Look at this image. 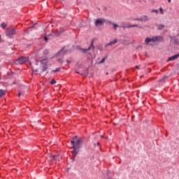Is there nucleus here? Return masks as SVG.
<instances>
[{"label":"nucleus","mask_w":179,"mask_h":179,"mask_svg":"<svg viewBox=\"0 0 179 179\" xmlns=\"http://www.w3.org/2000/svg\"><path fill=\"white\" fill-rule=\"evenodd\" d=\"M76 138H78V136H75L71 140V144L73 146V150H72L73 160H75V157H76V156H78V153H79V149H80V143H82L81 138L75 141Z\"/></svg>","instance_id":"nucleus-1"},{"label":"nucleus","mask_w":179,"mask_h":179,"mask_svg":"<svg viewBox=\"0 0 179 179\" xmlns=\"http://www.w3.org/2000/svg\"><path fill=\"white\" fill-rule=\"evenodd\" d=\"M161 41H163V36H155L154 37H147L145 39V45H152L150 43H161Z\"/></svg>","instance_id":"nucleus-2"},{"label":"nucleus","mask_w":179,"mask_h":179,"mask_svg":"<svg viewBox=\"0 0 179 179\" xmlns=\"http://www.w3.org/2000/svg\"><path fill=\"white\" fill-rule=\"evenodd\" d=\"M104 23H108V20H106L104 18H97L94 22V25L96 27H100V26H103Z\"/></svg>","instance_id":"nucleus-3"},{"label":"nucleus","mask_w":179,"mask_h":179,"mask_svg":"<svg viewBox=\"0 0 179 179\" xmlns=\"http://www.w3.org/2000/svg\"><path fill=\"white\" fill-rule=\"evenodd\" d=\"M41 64H42L43 66V71L45 72V71H47L48 69V59L45 58L41 61Z\"/></svg>","instance_id":"nucleus-4"},{"label":"nucleus","mask_w":179,"mask_h":179,"mask_svg":"<svg viewBox=\"0 0 179 179\" xmlns=\"http://www.w3.org/2000/svg\"><path fill=\"white\" fill-rule=\"evenodd\" d=\"M6 34L8 37H10L11 36H15V34H16V30L13 28H8L6 31Z\"/></svg>","instance_id":"nucleus-5"},{"label":"nucleus","mask_w":179,"mask_h":179,"mask_svg":"<svg viewBox=\"0 0 179 179\" xmlns=\"http://www.w3.org/2000/svg\"><path fill=\"white\" fill-rule=\"evenodd\" d=\"M29 61V57H21L18 58V59L16 61L18 64L22 65V64H24L25 62H27Z\"/></svg>","instance_id":"nucleus-6"},{"label":"nucleus","mask_w":179,"mask_h":179,"mask_svg":"<svg viewBox=\"0 0 179 179\" xmlns=\"http://www.w3.org/2000/svg\"><path fill=\"white\" fill-rule=\"evenodd\" d=\"M122 29H131V27H138V29H142V27L136 24H130V25H124V26H122Z\"/></svg>","instance_id":"nucleus-7"},{"label":"nucleus","mask_w":179,"mask_h":179,"mask_svg":"<svg viewBox=\"0 0 179 179\" xmlns=\"http://www.w3.org/2000/svg\"><path fill=\"white\" fill-rule=\"evenodd\" d=\"M179 58V53H177L170 57L168 58L166 62H170V61H176V59H178Z\"/></svg>","instance_id":"nucleus-8"},{"label":"nucleus","mask_w":179,"mask_h":179,"mask_svg":"<svg viewBox=\"0 0 179 179\" xmlns=\"http://www.w3.org/2000/svg\"><path fill=\"white\" fill-rule=\"evenodd\" d=\"M108 24H110L113 27L114 30H117V27H120V25H118L117 24L113 22L112 21H109L108 20Z\"/></svg>","instance_id":"nucleus-9"},{"label":"nucleus","mask_w":179,"mask_h":179,"mask_svg":"<svg viewBox=\"0 0 179 179\" xmlns=\"http://www.w3.org/2000/svg\"><path fill=\"white\" fill-rule=\"evenodd\" d=\"M166 79H169V76H164L162 78L158 80V83H166Z\"/></svg>","instance_id":"nucleus-10"},{"label":"nucleus","mask_w":179,"mask_h":179,"mask_svg":"<svg viewBox=\"0 0 179 179\" xmlns=\"http://www.w3.org/2000/svg\"><path fill=\"white\" fill-rule=\"evenodd\" d=\"M94 41H97V38H94L90 43V48L92 50H94V48H96V47L94 45Z\"/></svg>","instance_id":"nucleus-11"},{"label":"nucleus","mask_w":179,"mask_h":179,"mask_svg":"<svg viewBox=\"0 0 179 179\" xmlns=\"http://www.w3.org/2000/svg\"><path fill=\"white\" fill-rule=\"evenodd\" d=\"M64 31H65V29H64V28H60L59 29H57L56 32V36H61V34L64 33Z\"/></svg>","instance_id":"nucleus-12"},{"label":"nucleus","mask_w":179,"mask_h":179,"mask_svg":"<svg viewBox=\"0 0 179 179\" xmlns=\"http://www.w3.org/2000/svg\"><path fill=\"white\" fill-rule=\"evenodd\" d=\"M111 171H106V176L107 178L106 179H113V174H111Z\"/></svg>","instance_id":"nucleus-13"},{"label":"nucleus","mask_w":179,"mask_h":179,"mask_svg":"<svg viewBox=\"0 0 179 179\" xmlns=\"http://www.w3.org/2000/svg\"><path fill=\"white\" fill-rule=\"evenodd\" d=\"M107 58H108V55H106L103 58H102L101 60L99 62H98V64H104Z\"/></svg>","instance_id":"nucleus-14"},{"label":"nucleus","mask_w":179,"mask_h":179,"mask_svg":"<svg viewBox=\"0 0 179 179\" xmlns=\"http://www.w3.org/2000/svg\"><path fill=\"white\" fill-rule=\"evenodd\" d=\"M6 92L3 90H0V97H3L5 96Z\"/></svg>","instance_id":"nucleus-15"},{"label":"nucleus","mask_w":179,"mask_h":179,"mask_svg":"<svg viewBox=\"0 0 179 179\" xmlns=\"http://www.w3.org/2000/svg\"><path fill=\"white\" fill-rule=\"evenodd\" d=\"M118 43V39L115 38L113 41H110V43L112 45H114V44H117Z\"/></svg>","instance_id":"nucleus-16"},{"label":"nucleus","mask_w":179,"mask_h":179,"mask_svg":"<svg viewBox=\"0 0 179 179\" xmlns=\"http://www.w3.org/2000/svg\"><path fill=\"white\" fill-rule=\"evenodd\" d=\"M118 43V39L115 38L113 41H110V43L112 45H114V44H117Z\"/></svg>","instance_id":"nucleus-17"},{"label":"nucleus","mask_w":179,"mask_h":179,"mask_svg":"<svg viewBox=\"0 0 179 179\" xmlns=\"http://www.w3.org/2000/svg\"><path fill=\"white\" fill-rule=\"evenodd\" d=\"M53 159L54 160H55V162H59V159H61V157H59V156L58 155H54Z\"/></svg>","instance_id":"nucleus-18"},{"label":"nucleus","mask_w":179,"mask_h":179,"mask_svg":"<svg viewBox=\"0 0 179 179\" xmlns=\"http://www.w3.org/2000/svg\"><path fill=\"white\" fill-rule=\"evenodd\" d=\"M143 22H148V20H149V17H148V15H143Z\"/></svg>","instance_id":"nucleus-19"},{"label":"nucleus","mask_w":179,"mask_h":179,"mask_svg":"<svg viewBox=\"0 0 179 179\" xmlns=\"http://www.w3.org/2000/svg\"><path fill=\"white\" fill-rule=\"evenodd\" d=\"M1 26L2 29H6L8 27V24H6V23H5V22H2L1 24Z\"/></svg>","instance_id":"nucleus-20"},{"label":"nucleus","mask_w":179,"mask_h":179,"mask_svg":"<svg viewBox=\"0 0 179 179\" xmlns=\"http://www.w3.org/2000/svg\"><path fill=\"white\" fill-rule=\"evenodd\" d=\"M89 50H90V46H89L87 49H82V51L84 54H86V52H87Z\"/></svg>","instance_id":"nucleus-21"},{"label":"nucleus","mask_w":179,"mask_h":179,"mask_svg":"<svg viewBox=\"0 0 179 179\" xmlns=\"http://www.w3.org/2000/svg\"><path fill=\"white\" fill-rule=\"evenodd\" d=\"M164 27H165V26L163 24H161L158 27V30H163Z\"/></svg>","instance_id":"nucleus-22"},{"label":"nucleus","mask_w":179,"mask_h":179,"mask_svg":"<svg viewBox=\"0 0 179 179\" xmlns=\"http://www.w3.org/2000/svg\"><path fill=\"white\" fill-rule=\"evenodd\" d=\"M173 43L176 44V45H178V44H179L178 38H174Z\"/></svg>","instance_id":"nucleus-23"},{"label":"nucleus","mask_w":179,"mask_h":179,"mask_svg":"<svg viewBox=\"0 0 179 179\" xmlns=\"http://www.w3.org/2000/svg\"><path fill=\"white\" fill-rule=\"evenodd\" d=\"M96 48L99 51H103V46L102 45H98V46H96Z\"/></svg>","instance_id":"nucleus-24"},{"label":"nucleus","mask_w":179,"mask_h":179,"mask_svg":"<svg viewBox=\"0 0 179 179\" xmlns=\"http://www.w3.org/2000/svg\"><path fill=\"white\" fill-rule=\"evenodd\" d=\"M135 21L143 22V18H134Z\"/></svg>","instance_id":"nucleus-25"},{"label":"nucleus","mask_w":179,"mask_h":179,"mask_svg":"<svg viewBox=\"0 0 179 179\" xmlns=\"http://www.w3.org/2000/svg\"><path fill=\"white\" fill-rule=\"evenodd\" d=\"M55 83H57V81L55 80V79H52L50 81V85H55Z\"/></svg>","instance_id":"nucleus-26"},{"label":"nucleus","mask_w":179,"mask_h":179,"mask_svg":"<svg viewBox=\"0 0 179 179\" xmlns=\"http://www.w3.org/2000/svg\"><path fill=\"white\" fill-rule=\"evenodd\" d=\"M61 71V68H57L56 69L53 70L52 72H59Z\"/></svg>","instance_id":"nucleus-27"},{"label":"nucleus","mask_w":179,"mask_h":179,"mask_svg":"<svg viewBox=\"0 0 179 179\" xmlns=\"http://www.w3.org/2000/svg\"><path fill=\"white\" fill-rule=\"evenodd\" d=\"M152 13H159V10H155V9H153V10H152V11H151Z\"/></svg>","instance_id":"nucleus-28"},{"label":"nucleus","mask_w":179,"mask_h":179,"mask_svg":"<svg viewBox=\"0 0 179 179\" xmlns=\"http://www.w3.org/2000/svg\"><path fill=\"white\" fill-rule=\"evenodd\" d=\"M159 12H160L161 15L164 14V13H163V8H162V7L159 8Z\"/></svg>","instance_id":"nucleus-29"},{"label":"nucleus","mask_w":179,"mask_h":179,"mask_svg":"<svg viewBox=\"0 0 179 179\" xmlns=\"http://www.w3.org/2000/svg\"><path fill=\"white\" fill-rule=\"evenodd\" d=\"M58 61L60 64H62V62H64V59H58Z\"/></svg>","instance_id":"nucleus-30"},{"label":"nucleus","mask_w":179,"mask_h":179,"mask_svg":"<svg viewBox=\"0 0 179 179\" xmlns=\"http://www.w3.org/2000/svg\"><path fill=\"white\" fill-rule=\"evenodd\" d=\"M110 45H111V43L109 42L108 43H107V44L105 45V48H106V47H108V46H110Z\"/></svg>","instance_id":"nucleus-31"},{"label":"nucleus","mask_w":179,"mask_h":179,"mask_svg":"<svg viewBox=\"0 0 179 179\" xmlns=\"http://www.w3.org/2000/svg\"><path fill=\"white\" fill-rule=\"evenodd\" d=\"M44 40L45 41H48V38H47V36H44Z\"/></svg>","instance_id":"nucleus-32"},{"label":"nucleus","mask_w":179,"mask_h":179,"mask_svg":"<svg viewBox=\"0 0 179 179\" xmlns=\"http://www.w3.org/2000/svg\"><path fill=\"white\" fill-rule=\"evenodd\" d=\"M96 146H97V148H100V143H99V142H98V143H96Z\"/></svg>","instance_id":"nucleus-33"},{"label":"nucleus","mask_w":179,"mask_h":179,"mask_svg":"<svg viewBox=\"0 0 179 179\" xmlns=\"http://www.w3.org/2000/svg\"><path fill=\"white\" fill-rule=\"evenodd\" d=\"M135 68H136V69H139V66H138V65H136V66H135Z\"/></svg>","instance_id":"nucleus-34"},{"label":"nucleus","mask_w":179,"mask_h":179,"mask_svg":"<svg viewBox=\"0 0 179 179\" xmlns=\"http://www.w3.org/2000/svg\"><path fill=\"white\" fill-rule=\"evenodd\" d=\"M107 10V7H104L103 11L106 12Z\"/></svg>","instance_id":"nucleus-35"},{"label":"nucleus","mask_w":179,"mask_h":179,"mask_svg":"<svg viewBox=\"0 0 179 179\" xmlns=\"http://www.w3.org/2000/svg\"><path fill=\"white\" fill-rule=\"evenodd\" d=\"M62 51H63L62 50H60V52L58 53V55H61L62 53Z\"/></svg>","instance_id":"nucleus-36"},{"label":"nucleus","mask_w":179,"mask_h":179,"mask_svg":"<svg viewBox=\"0 0 179 179\" xmlns=\"http://www.w3.org/2000/svg\"><path fill=\"white\" fill-rule=\"evenodd\" d=\"M111 71L112 72H115V69H112Z\"/></svg>","instance_id":"nucleus-37"},{"label":"nucleus","mask_w":179,"mask_h":179,"mask_svg":"<svg viewBox=\"0 0 179 179\" xmlns=\"http://www.w3.org/2000/svg\"><path fill=\"white\" fill-rule=\"evenodd\" d=\"M67 64H71V62L69 60H66Z\"/></svg>","instance_id":"nucleus-38"},{"label":"nucleus","mask_w":179,"mask_h":179,"mask_svg":"<svg viewBox=\"0 0 179 179\" xmlns=\"http://www.w3.org/2000/svg\"><path fill=\"white\" fill-rule=\"evenodd\" d=\"M44 52H45L46 54H48V50H45Z\"/></svg>","instance_id":"nucleus-39"},{"label":"nucleus","mask_w":179,"mask_h":179,"mask_svg":"<svg viewBox=\"0 0 179 179\" xmlns=\"http://www.w3.org/2000/svg\"><path fill=\"white\" fill-rule=\"evenodd\" d=\"M20 94H22L20 92L18 93L19 97H20Z\"/></svg>","instance_id":"nucleus-40"},{"label":"nucleus","mask_w":179,"mask_h":179,"mask_svg":"<svg viewBox=\"0 0 179 179\" xmlns=\"http://www.w3.org/2000/svg\"><path fill=\"white\" fill-rule=\"evenodd\" d=\"M169 3H171V0H168Z\"/></svg>","instance_id":"nucleus-41"},{"label":"nucleus","mask_w":179,"mask_h":179,"mask_svg":"<svg viewBox=\"0 0 179 179\" xmlns=\"http://www.w3.org/2000/svg\"><path fill=\"white\" fill-rule=\"evenodd\" d=\"M137 48H142V46L138 45V47Z\"/></svg>","instance_id":"nucleus-42"},{"label":"nucleus","mask_w":179,"mask_h":179,"mask_svg":"<svg viewBox=\"0 0 179 179\" xmlns=\"http://www.w3.org/2000/svg\"><path fill=\"white\" fill-rule=\"evenodd\" d=\"M131 44V43H127V45H129Z\"/></svg>","instance_id":"nucleus-43"},{"label":"nucleus","mask_w":179,"mask_h":179,"mask_svg":"<svg viewBox=\"0 0 179 179\" xmlns=\"http://www.w3.org/2000/svg\"><path fill=\"white\" fill-rule=\"evenodd\" d=\"M94 148H96V143H94Z\"/></svg>","instance_id":"nucleus-44"},{"label":"nucleus","mask_w":179,"mask_h":179,"mask_svg":"<svg viewBox=\"0 0 179 179\" xmlns=\"http://www.w3.org/2000/svg\"><path fill=\"white\" fill-rule=\"evenodd\" d=\"M106 75H108V72H106Z\"/></svg>","instance_id":"nucleus-45"},{"label":"nucleus","mask_w":179,"mask_h":179,"mask_svg":"<svg viewBox=\"0 0 179 179\" xmlns=\"http://www.w3.org/2000/svg\"><path fill=\"white\" fill-rule=\"evenodd\" d=\"M101 138H104V136H101Z\"/></svg>","instance_id":"nucleus-46"},{"label":"nucleus","mask_w":179,"mask_h":179,"mask_svg":"<svg viewBox=\"0 0 179 179\" xmlns=\"http://www.w3.org/2000/svg\"><path fill=\"white\" fill-rule=\"evenodd\" d=\"M0 41H1V35H0Z\"/></svg>","instance_id":"nucleus-47"}]
</instances>
